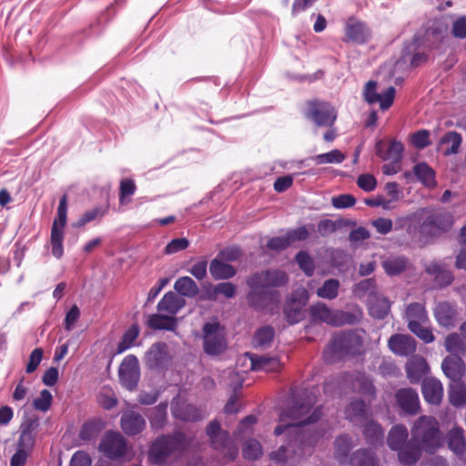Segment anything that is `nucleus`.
<instances>
[{
	"instance_id": "obj_61",
	"label": "nucleus",
	"mask_w": 466,
	"mask_h": 466,
	"mask_svg": "<svg viewBox=\"0 0 466 466\" xmlns=\"http://www.w3.org/2000/svg\"><path fill=\"white\" fill-rule=\"evenodd\" d=\"M451 34L455 38H466V16L461 15L456 18L452 23Z\"/></svg>"
},
{
	"instance_id": "obj_22",
	"label": "nucleus",
	"mask_w": 466,
	"mask_h": 466,
	"mask_svg": "<svg viewBox=\"0 0 466 466\" xmlns=\"http://www.w3.org/2000/svg\"><path fill=\"white\" fill-rule=\"evenodd\" d=\"M441 369L452 382H457L465 372V364L461 356H447L442 360Z\"/></svg>"
},
{
	"instance_id": "obj_52",
	"label": "nucleus",
	"mask_w": 466,
	"mask_h": 466,
	"mask_svg": "<svg viewBox=\"0 0 466 466\" xmlns=\"http://www.w3.org/2000/svg\"><path fill=\"white\" fill-rule=\"evenodd\" d=\"M137 186L131 178H125L120 181L119 186V203L127 205L130 202V198L135 194Z\"/></svg>"
},
{
	"instance_id": "obj_40",
	"label": "nucleus",
	"mask_w": 466,
	"mask_h": 466,
	"mask_svg": "<svg viewBox=\"0 0 466 466\" xmlns=\"http://www.w3.org/2000/svg\"><path fill=\"white\" fill-rule=\"evenodd\" d=\"M355 442L349 435H340L335 441V455L341 464L349 461L350 451L355 446Z\"/></svg>"
},
{
	"instance_id": "obj_38",
	"label": "nucleus",
	"mask_w": 466,
	"mask_h": 466,
	"mask_svg": "<svg viewBox=\"0 0 466 466\" xmlns=\"http://www.w3.org/2000/svg\"><path fill=\"white\" fill-rule=\"evenodd\" d=\"M36 426L37 424L35 421H29L22 425L17 448L31 452L35 445V431Z\"/></svg>"
},
{
	"instance_id": "obj_57",
	"label": "nucleus",
	"mask_w": 466,
	"mask_h": 466,
	"mask_svg": "<svg viewBox=\"0 0 466 466\" xmlns=\"http://www.w3.org/2000/svg\"><path fill=\"white\" fill-rule=\"evenodd\" d=\"M296 261L307 276H311L313 274L314 262L307 252H299L296 256Z\"/></svg>"
},
{
	"instance_id": "obj_39",
	"label": "nucleus",
	"mask_w": 466,
	"mask_h": 466,
	"mask_svg": "<svg viewBox=\"0 0 466 466\" xmlns=\"http://www.w3.org/2000/svg\"><path fill=\"white\" fill-rule=\"evenodd\" d=\"M462 142L461 136L457 132H448L441 139L442 154L445 157L455 155L459 152Z\"/></svg>"
},
{
	"instance_id": "obj_11",
	"label": "nucleus",
	"mask_w": 466,
	"mask_h": 466,
	"mask_svg": "<svg viewBox=\"0 0 466 466\" xmlns=\"http://www.w3.org/2000/svg\"><path fill=\"white\" fill-rule=\"evenodd\" d=\"M341 390L351 389L367 397H374L375 388L371 380L362 372L348 373L338 382Z\"/></svg>"
},
{
	"instance_id": "obj_62",
	"label": "nucleus",
	"mask_w": 466,
	"mask_h": 466,
	"mask_svg": "<svg viewBox=\"0 0 466 466\" xmlns=\"http://www.w3.org/2000/svg\"><path fill=\"white\" fill-rule=\"evenodd\" d=\"M189 245L186 238H174L165 248V253L167 255L175 254L186 249Z\"/></svg>"
},
{
	"instance_id": "obj_1",
	"label": "nucleus",
	"mask_w": 466,
	"mask_h": 466,
	"mask_svg": "<svg viewBox=\"0 0 466 466\" xmlns=\"http://www.w3.org/2000/svg\"><path fill=\"white\" fill-rule=\"evenodd\" d=\"M316 390L307 388L292 389L289 403L279 414V423L274 430L276 436L284 435L285 444L269 455L278 463H285L309 455L314 445L323 435L315 431L321 411L319 408L312 411L317 401Z\"/></svg>"
},
{
	"instance_id": "obj_53",
	"label": "nucleus",
	"mask_w": 466,
	"mask_h": 466,
	"mask_svg": "<svg viewBox=\"0 0 466 466\" xmlns=\"http://www.w3.org/2000/svg\"><path fill=\"white\" fill-rule=\"evenodd\" d=\"M243 457L247 460L256 461L262 455V447L258 441L248 440L243 447Z\"/></svg>"
},
{
	"instance_id": "obj_16",
	"label": "nucleus",
	"mask_w": 466,
	"mask_h": 466,
	"mask_svg": "<svg viewBox=\"0 0 466 466\" xmlns=\"http://www.w3.org/2000/svg\"><path fill=\"white\" fill-rule=\"evenodd\" d=\"M120 425L122 431L128 436L142 432L147 425L145 418L133 410H127L121 416Z\"/></svg>"
},
{
	"instance_id": "obj_18",
	"label": "nucleus",
	"mask_w": 466,
	"mask_h": 466,
	"mask_svg": "<svg viewBox=\"0 0 466 466\" xmlns=\"http://www.w3.org/2000/svg\"><path fill=\"white\" fill-rule=\"evenodd\" d=\"M404 146L397 140H390L389 143L379 140L376 144V153L384 161H400Z\"/></svg>"
},
{
	"instance_id": "obj_37",
	"label": "nucleus",
	"mask_w": 466,
	"mask_h": 466,
	"mask_svg": "<svg viewBox=\"0 0 466 466\" xmlns=\"http://www.w3.org/2000/svg\"><path fill=\"white\" fill-rule=\"evenodd\" d=\"M308 116H337V110L330 103L321 100L308 102Z\"/></svg>"
},
{
	"instance_id": "obj_10",
	"label": "nucleus",
	"mask_w": 466,
	"mask_h": 466,
	"mask_svg": "<svg viewBox=\"0 0 466 466\" xmlns=\"http://www.w3.org/2000/svg\"><path fill=\"white\" fill-rule=\"evenodd\" d=\"M98 451L110 460H120L128 454L129 447L121 433L107 431L101 439Z\"/></svg>"
},
{
	"instance_id": "obj_59",
	"label": "nucleus",
	"mask_w": 466,
	"mask_h": 466,
	"mask_svg": "<svg viewBox=\"0 0 466 466\" xmlns=\"http://www.w3.org/2000/svg\"><path fill=\"white\" fill-rule=\"evenodd\" d=\"M52 399L51 392L47 390H43L40 392V397L34 400L33 406L37 410L46 411L51 406Z\"/></svg>"
},
{
	"instance_id": "obj_43",
	"label": "nucleus",
	"mask_w": 466,
	"mask_h": 466,
	"mask_svg": "<svg viewBox=\"0 0 466 466\" xmlns=\"http://www.w3.org/2000/svg\"><path fill=\"white\" fill-rule=\"evenodd\" d=\"M444 347L450 356H460L466 351L464 339L458 333H451L445 338Z\"/></svg>"
},
{
	"instance_id": "obj_34",
	"label": "nucleus",
	"mask_w": 466,
	"mask_h": 466,
	"mask_svg": "<svg viewBox=\"0 0 466 466\" xmlns=\"http://www.w3.org/2000/svg\"><path fill=\"white\" fill-rule=\"evenodd\" d=\"M449 448L457 455H462L466 451L464 431L461 427H453L447 434Z\"/></svg>"
},
{
	"instance_id": "obj_31",
	"label": "nucleus",
	"mask_w": 466,
	"mask_h": 466,
	"mask_svg": "<svg viewBox=\"0 0 466 466\" xmlns=\"http://www.w3.org/2000/svg\"><path fill=\"white\" fill-rule=\"evenodd\" d=\"M185 306V299L178 297L176 293L167 292L157 304V309L160 312H167L170 315H176Z\"/></svg>"
},
{
	"instance_id": "obj_5",
	"label": "nucleus",
	"mask_w": 466,
	"mask_h": 466,
	"mask_svg": "<svg viewBox=\"0 0 466 466\" xmlns=\"http://www.w3.org/2000/svg\"><path fill=\"white\" fill-rule=\"evenodd\" d=\"M362 346L361 336L352 330L334 335L328 349L324 351V360L327 362H335L347 355L360 353Z\"/></svg>"
},
{
	"instance_id": "obj_6",
	"label": "nucleus",
	"mask_w": 466,
	"mask_h": 466,
	"mask_svg": "<svg viewBox=\"0 0 466 466\" xmlns=\"http://www.w3.org/2000/svg\"><path fill=\"white\" fill-rule=\"evenodd\" d=\"M310 318L313 321L323 322L330 326H342L354 324L359 317L353 313L333 309L323 302H318L309 308Z\"/></svg>"
},
{
	"instance_id": "obj_15",
	"label": "nucleus",
	"mask_w": 466,
	"mask_h": 466,
	"mask_svg": "<svg viewBox=\"0 0 466 466\" xmlns=\"http://www.w3.org/2000/svg\"><path fill=\"white\" fill-rule=\"evenodd\" d=\"M388 346L390 351L399 356H409L416 350L415 339L406 334L392 335L388 340Z\"/></svg>"
},
{
	"instance_id": "obj_25",
	"label": "nucleus",
	"mask_w": 466,
	"mask_h": 466,
	"mask_svg": "<svg viewBox=\"0 0 466 466\" xmlns=\"http://www.w3.org/2000/svg\"><path fill=\"white\" fill-rule=\"evenodd\" d=\"M369 312L371 317L381 319H384L390 309V303L382 295L371 293L368 299Z\"/></svg>"
},
{
	"instance_id": "obj_20",
	"label": "nucleus",
	"mask_w": 466,
	"mask_h": 466,
	"mask_svg": "<svg viewBox=\"0 0 466 466\" xmlns=\"http://www.w3.org/2000/svg\"><path fill=\"white\" fill-rule=\"evenodd\" d=\"M245 358L250 361V369L256 371L275 372L280 369V361L276 357L257 356L246 353Z\"/></svg>"
},
{
	"instance_id": "obj_56",
	"label": "nucleus",
	"mask_w": 466,
	"mask_h": 466,
	"mask_svg": "<svg viewBox=\"0 0 466 466\" xmlns=\"http://www.w3.org/2000/svg\"><path fill=\"white\" fill-rule=\"evenodd\" d=\"M410 141L416 148H425L431 144L430 133L424 129L417 131L410 136Z\"/></svg>"
},
{
	"instance_id": "obj_41",
	"label": "nucleus",
	"mask_w": 466,
	"mask_h": 466,
	"mask_svg": "<svg viewBox=\"0 0 466 466\" xmlns=\"http://www.w3.org/2000/svg\"><path fill=\"white\" fill-rule=\"evenodd\" d=\"M175 290L182 297L194 298L198 292V284L189 277H180L174 284Z\"/></svg>"
},
{
	"instance_id": "obj_24",
	"label": "nucleus",
	"mask_w": 466,
	"mask_h": 466,
	"mask_svg": "<svg viewBox=\"0 0 466 466\" xmlns=\"http://www.w3.org/2000/svg\"><path fill=\"white\" fill-rule=\"evenodd\" d=\"M456 306L450 302H440L434 309V317L440 326L451 327L456 318Z\"/></svg>"
},
{
	"instance_id": "obj_13",
	"label": "nucleus",
	"mask_w": 466,
	"mask_h": 466,
	"mask_svg": "<svg viewBox=\"0 0 466 466\" xmlns=\"http://www.w3.org/2000/svg\"><path fill=\"white\" fill-rule=\"evenodd\" d=\"M119 379L121 384L127 390H133L137 387L139 380V365L136 356H127L119 367Z\"/></svg>"
},
{
	"instance_id": "obj_45",
	"label": "nucleus",
	"mask_w": 466,
	"mask_h": 466,
	"mask_svg": "<svg viewBox=\"0 0 466 466\" xmlns=\"http://www.w3.org/2000/svg\"><path fill=\"white\" fill-rule=\"evenodd\" d=\"M103 427L101 420H88L82 426L79 436L83 441H92L98 436Z\"/></svg>"
},
{
	"instance_id": "obj_28",
	"label": "nucleus",
	"mask_w": 466,
	"mask_h": 466,
	"mask_svg": "<svg viewBox=\"0 0 466 466\" xmlns=\"http://www.w3.org/2000/svg\"><path fill=\"white\" fill-rule=\"evenodd\" d=\"M453 224V216L450 212H438L429 216L420 227L421 231L426 228H435L440 231H447Z\"/></svg>"
},
{
	"instance_id": "obj_2",
	"label": "nucleus",
	"mask_w": 466,
	"mask_h": 466,
	"mask_svg": "<svg viewBox=\"0 0 466 466\" xmlns=\"http://www.w3.org/2000/svg\"><path fill=\"white\" fill-rule=\"evenodd\" d=\"M411 439L400 453V461L404 465H413L420 458L422 451L433 454L443 446L444 437L439 421L432 416L422 415L413 423Z\"/></svg>"
},
{
	"instance_id": "obj_49",
	"label": "nucleus",
	"mask_w": 466,
	"mask_h": 466,
	"mask_svg": "<svg viewBox=\"0 0 466 466\" xmlns=\"http://www.w3.org/2000/svg\"><path fill=\"white\" fill-rule=\"evenodd\" d=\"M139 335V329L132 325L123 335L121 341L116 346V353L121 354L130 349Z\"/></svg>"
},
{
	"instance_id": "obj_21",
	"label": "nucleus",
	"mask_w": 466,
	"mask_h": 466,
	"mask_svg": "<svg viewBox=\"0 0 466 466\" xmlns=\"http://www.w3.org/2000/svg\"><path fill=\"white\" fill-rule=\"evenodd\" d=\"M408 436V430L402 424L394 425L389 431L387 444L390 450L398 451L399 458L400 451L409 444V441H407Z\"/></svg>"
},
{
	"instance_id": "obj_23",
	"label": "nucleus",
	"mask_w": 466,
	"mask_h": 466,
	"mask_svg": "<svg viewBox=\"0 0 466 466\" xmlns=\"http://www.w3.org/2000/svg\"><path fill=\"white\" fill-rule=\"evenodd\" d=\"M424 400L430 403L438 405L443 397V388L440 380L434 378L424 379L421 385Z\"/></svg>"
},
{
	"instance_id": "obj_12",
	"label": "nucleus",
	"mask_w": 466,
	"mask_h": 466,
	"mask_svg": "<svg viewBox=\"0 0 466 466\" xmlns=\"http://www.w3.org/2000/svg\"><path fill=\"white\" fill-rule=\"evenodd\" d=\"M172 355L164 342L154 343L145 354L146 365L152 370H165L168 367Z\"/></svg>"
},
{
	"instance_id": "obj_46",
	"label": "nucleus",
	"mask_w": 466,
	"mask_h": 466,
	"mask_svg": "<svg viewBox=\"0 0 466 466\" xmlns=\"http://www.w3.org/2000/svg\"><path fill=\"white\" fill-rule=\"evenodd\" d=\"M148 325L155 329L174 330L177 327V321L173 317L153 314L148 319Z\"/></svg>"
},
{
	"instance_id": "obj_4",
	"label": "nucleus",
	"mask_w": 466,
	"mask_h": 466,
	"mask_svg": "<svg viewBox=\"0 0 466 466\" xmlns=\"http://www.w3.org/2000/svg\"><path fill=\"white\" fill-rule=\"evenodd\" d=\"M187 446L186 435L180 431L161 435L150 445L148 461L155 465H167L169 460L181 454Z\"/></svg>"
},
{
	"instance_id": "obj_27",
	"label": "nucleus",
	"mask_w": 466,
	"mask_h": 466,
	"mask_svg": "<svg viewBox=\"0 0 466 466\" xmlns=\"http://www.w3.org/2000/svg\"><path fill=\"white\" fill-rule=\"evenodd\" d=\"M425 271L434 277L435 281L440 287L450 285L453 279L452 273L441 261H432L429 263Z\"/></svg>"
},
{
	"instance_id": "obj_7",
	"label": "nucleus",
	"mask_w": 466,
	"mask_h": 466,
	"mask_svg": "<svg viewBox=\"0 0 466 466\" xmlns=\"http://www.w3.org/2000/svg\"><path fill=\"white\" fill-rule=\"evenodd\" d=\"M67 222V197L64 195L60 200L56 210L50 236L51 252L56 258H61L64 254L63 241L65 237V227Z\"/></svg>"
},
{
	"instance_id": "obj_14",
	"label": "nucleus",
	"mask_w": 466,
	"mask_h": 466,
	"mask_svg": "<svg viewBox=\"0 0 466 466\" xmlns=\"http://www.w3.org/2000/svg\"><path fill=\"white\" fill-rule=\"evenodd\" d=\"M171 411L176 419L184 421H197L202 420L206 416L202 410L180 400H177L172 402Z\"/></svg>"
},
{
	"instance_id": "obj_47",
	"label": "nucleus",
	"mask_w": 466,
	"mask_h": 466,
	"mask_svg": "<svg viewBox=\"0 0 466 466\" xmlns=\"http://www.w3.org/2000/svg\"><path fill=\"white\" fill-rule=\"evenodd\" d=\"M339 281L335 279H327L321 287L317 289L318 297L325 299H334L339 294Z\"/></svg>"
},
{
	"instance_id": "obj_3",
	"label": "nucleus",
	"mask_w": 466,
	"mask_h": 466,
	"mask_svg": "<svg viewBox=\"0 0 466 466\" xmlns=\"http://www.w3.org/2000/svg\"><path fill=\"white\" fill-rule=\"evenodd\" d=\"M288 280L287 274L282 270L268 269L254 273L247 279V285L250 289L247 297L248 304L262 309L278 301L279 294L273 288L282 287Z\"/></svg>"
},
{
	"instance_id": "obj_36",
	"label": "nucleus",
	"mask_w": 466,
	"mask_h": 466,
	"mask_svg": "<svg viewBox=\"0 0 466 466\" xmlns=\"http://www.w3.org/2000/svg\"><path fill=\"white\" fill-rule=\"evenodd\" d=\"M410 266L409 259L404 256H390L382 262V267L389 276H396Z\"/></svg>"
},
{
	"instance_id": "obj_29",
	"label": "nucleus",
	"mask_w": 466,
	"mask_h": 466,
	"mask_svg": "<svg viewBox=\"0 0 466 466\" xmlns=\"http://www.w3.org/2000/svg\"><path fill=\"white\" fill-rule=\"evenodd\" d=\"M360 426L363 427V434L367 442L374 446L382 444L384 431L380 424L369 417L367 420Z\"/></svg>"
},
{
	"instance_id": "obj_54",
	"label": "nucleus",
	"mask_w": 466,
	"mask_h": 466,
	"mask_svg": "<svg viewBox=\"0 0 466 466\" xmlns=\"http://www.w3.org/2000/svg\"><path fill=\"white\" fill-rule=\"evenodd\" d=\"M409 329L412 333H414L419 339H420L424 343H431L435 339L432 330L430 327V323H412L411 327H410Z\"/></svg>"
},
{
	"instance_id": "obj_33",
	"label": "nucleus",
	"mask_w": 466,
	"mask_h": 466,
	"mask_svg": "<svg viewBox=\"0 0 466 466\" xmlns=\"http://www.w3.org/2000/svg\"><path fill=\"white\" fill-rule=\"evenodd\" d=\"M345 466H379V460L370 450L360 449L350 457Z\"/></svg>"
},
{
	"instance_id": "obj_17",
	"label": "nucleus",
	"mask_w": 466,
	"mask_h": 466,
	"mask_svg": "<svg viewBox=\"0 0 466 466\" xmlns=\"http://www.w3.org/2000/svg\"><path fill=\"white\" fill-rule=\"evenodd\" d=\"M399 407L410 415L416 414L420 409V400L416 390L410 388L400 389L396 392Z\"/></svg>"
},
{
	"instance_id": "obj_42",
	"label": "nucleus",
	"mask_w": 466,
	"mask_h": 466,
	"mask_svg": "<svg viewBox=\"0 0 466 466\" xmlns=\"http://www.w3.org/2000/svg\"><path fill=\"white\" fill-rule=\"evenodd\" d=\"M167 403L162 402L150 410L148 420L151 428L155 431L164 428L167 422Z\"/></svg>"
},
{
	"instance_id": "obj_44",
	"label": "nucleus",
	"mask_w": 466,
	"mask_h": 466,
	"mask_svg": "<svg viewBox=\"0 0 466 466\" xmlns=\"http://www.w3.org/2000/svg\"><path fill=\"white\" fill-rule=\"evenodd\" d=\"M450 402L454 407H462L466 405V384L459 381L451 385L449 391Z\"/></svg>"
},
{
	"instance_id": "obj_50",
	"label": "nucleus",
	"mask_w": 466,
	"mask_h": 466,
	"mask_svg": "<svg viewBox=\"0 0 466 466\" xmlns=\"http://www.w3.org/2000/svg\"><path fill=\"white\" fill-rule=\"evenodd\" d=\"M274 338V329L271 327H262L257 330L253 338V345L256 348L268 347Z\"/></svg>"
},
{
	"instance_id": "obj_30",
	"label": "nucleus",
	"mask_w": 466,
	"mask_h": 466,
	"mask_svg": "<svg viewBox=\"0 0 466 466\" xmlns=\"http://www.w3.org/2000/svg\"><path fill=\"white\" fill-rule=\"evenodd\" d=\"M209 272L214 279L224 280L233 278L236 275L237 270L228 262H225L216 257L210 262Z\"/></svg>"
},
{
	"instance_id": "obj_48",
	"label": "nucleus",
	"mask_w": 466,
	"mask_h": 466,
	"mask_svg": "<svg viewBox=\"0 0 466 466\" xmlns=\"http://www.w3.org/2000/svg\"><path fill=\"white\" fill-rule=\"evenodd\" d=\"M414 174L425 186L431 187L435 184L433 169L426 163L421 162L414 167Z\"/></svg>"
},
{
	"instance_id": "obj_55",
	"label": "nucleus",
	"mask_w": 466,
	"mask_h": 466,
	"mask_svg": "<svg viewBox=\"0 0 466 466\" xmlns=\"http://www.w3.org/2000/svg\"><path fill=\"white\" fill-rule=\"evenodd\" d=\"M312 159L319 165L328 163L339 164L344 161L345 156L339 150L334 149L328 153L317 155Z\"/></svg>"
},
{
	"instance_id": "obj_51",
	"label": "nucleus",
	"mask_w": 466,
	"mask_h": 466,
	"mask_svg": "<svg viewBox=\"0 0 466 466\" xmlns=\"http://www.w3.org/2000/svg\"><path fill=\"white\" fill-rule=\"evenodd\" d=\"M107 209L103 207H96L92 209L86 210L74 224L75 228L84 227L86 224L90 223L97 218H103L106 214Z\"/></svg>"
},
{
	"instance_id": "obj_19",
	"label": "nucleus",
	"mask_w": 466,
	"mask_h": 466,
	"mask_svg": "<svg viewBox=\"0 0 466 466\" xmlns=\"http://www.w3.org/2000/svg\"><path fill=\"white\" fill-rule=\"evenodd\" d=\"M345 35L349 41L359 45L366 43L370 37L367 25L353 17L350 18L346 25Z\"/></svg>"
},
{
	"instance_id": "obj_63",
	"label": "nucleus",
	"mask_w": 466,
	"mask_h": 466,
	"mask_svg": "<svg viewBox=\"0 0 466 466\" xmlns=\"http://www.w3.org/2000/svg\"><path fill=\"white\" fill-rule=\"evenodd\" d=\"M357 185L364 191L370 192L375 189L377 180L370 174H362L357 179Z\"/></svg>"
},
{
	"instance_id": "obj_35",
	"label": "nucleus",
	"mask_w": 466,
	"mask_h": 466,
	"mask_svg": "<svg viewBox=\"0 0 466 466\" xmlns=\"http://www.w3.org/2000/svg\"><path fill=\"white\" fill-rule=\"evenodd\" d=\"M346 419L356 425H360L369 418L365 410V403L361 400H353L345 410Z\"/></svg>"
},
{
	"instance_id": "obj_32",
	"label": "nucleus",
	"mask_w": 466,
	"mask_h": 466,
	"mask_svg": "<svg viewBox=\"0 0 466 466\" xmlns=\"http://www.w3.org/2000/svg\"><path fill=\"white\" fill-rule=\"evenodd\" d=\"M405 319L408 321V328L411 327L412 323H430L425 306L420 302H413L407 306L405 310Z\"/></svg>"
},
{
	"instance_id": "obj_9",
	"label": "nucleus",
	"mask_w": 466,
	"mask_h": 466,
	"mask_svg": "<svg viewBox=\"0 0 466 466\" xmlns=\"http://www.w3.org/2000/svg\"><path fill=\"white\" fill-rule=\"evenodd\" d=\"M227 349L225 330L218 322L203 326V350L209 356H218Z\"/></svg>"
},
{
	"instance_id": "obj_8",
	"label": "nucleus",
	"mask_w": 466,
	"mask_h": 466,
	"mask_svg": "<svg viewBox=\"0 0 466 466\" xmlns=\"http://www.w3.org/2000/svg\"><path fill=\"white\" fill-rule=\"evenodd\" d=\"M206 431L214 450L229 460H233L237 457L238 453L237 445L230 439L229 433L221 430L218 421H211L208 425Z\"/></svg>"
},
{
	"instance_id": "obj_58",
	"label": "nucleus",
	"mask_w": 466,
	"mask_h": 466,
	"mask_svg": "<svg viewBox=\"0 0 466 466\" xmlns=\"http://www.w3.org/2000/svg\"><path fill=\"white\" fill-rule=\"evenodd\" d=\"M284 313L287 320L290 324H295L299 322L303 318V312L301 310V307L298 305H293L288 302L284 309Z\"/></svg>"
},
{
	"instance_id": "obj_64",
	"label": "nucleus",
	"mask_w": 466,
	"mask_h": 466,
	"mask_svg": "<svg viewBox=\"0 0 466 466\" xmlns=\"http://www.w3.org/2000/svg\"><path fill=\"white\" fill-rule=\"evenodd\" d=\"M91 457L86 451L75 452L70 461V466H91Z\"/></svg>"
},
{
	"instance_id": "obj_60",
	"label": "nucleus",
	"mask_w": 466,
	"mask_h": 466,
	"mask_svg": "<svg viewBox=\"0 0 466 466\" xmlns=\"http://www.w3.org/2000/svg\"><path fill=\"white\" fill-rule=\"evenodd\" d=\"M395 88L389 86L382 94H378V100L380 107L382 110H386L390 107L395 97Z\"/></svg>"
},
{
	"instance_id": "obj_26",
	"label": "nucleus",
	"mask_w": 466,
	"mask_h": 466,
	"mask_svg": "<svg viewBox=\"0 0 466 466\" xmlns=\"http://www.w3.org/2000/svg\"><path fill=\"white\" fill-rule=\"evenodd\" d=\"M429 371V366L424 358L412 357L406 364V372L412 383L419 382Z\"/></svg>"
}]
</instances>
